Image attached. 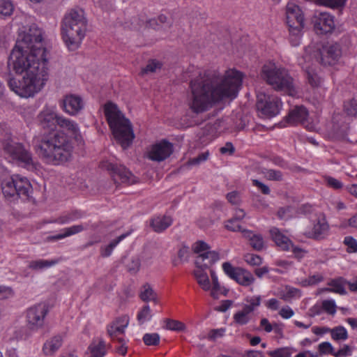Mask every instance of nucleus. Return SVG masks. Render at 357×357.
<instances>
[{"instance_id": "1", "label": "nucleus", "mask_w": 357, "mask_h": 357, "mask_svg": "<svg viewBox=\"0 0 357 357\" xmlns=\"http://www.w3.org/2000/svg\"><path fill=\"white\" fill-rule=\"evenodd\" d=\"M8 66L10 73L22 77L8 81L10 90L20 97H32L44 88L49 78L47 54L42 31L36 25L20 34Z\"/></svg>"}, {"instance_id": "2", "label": "nucleus", "mask_w": 357, "mask_h": 357, "mask_svg": "<svg viewBox=\"0 0 357 357\" xmlns=\"http://www.w3.org/2000/svg\"><path fill=\"white\" fill-rule=\"evenodd\" d=\"M243 74L229 68L222 72L214 71L190 83V108L195 113H202L213 105L225 99H234L240 91Z\"/></svg>"}, {"instance_id": "3", "label": "nucleus", "mask_w": 357, "mask_h": 357, "mask_svg": "<svg viewBox=\"0 0 357 357\" xmlns=\"http://www.w3.org/2000/svg\"><path fill=\"white\" fill-rule=\"evenodd\" d=\"M59 120L61 131L34 139L36 154L50 165H58L70 159L73 146L68 137L79 143L82 142L79 126L75 121L63 116Z\"/></svg>"}, {"instance_id": "4", "label": "nucleus", "mask_w": 357, "mask_h": 357, "mask_svg": "<svg viewBox=\"0 0 357 357\" xmlns=\"http://www.w3.org/2000/svg\"><path fill=\"white\" fill-rule=\"evenodd\" d=\"M103 110L114 137L123 149H127L135 138L130 121L125 117L117 105L112 102L105 104Z\"/></svg>"}, {"instance_id": "5", "label": "nucleus", "mask_w": 357, "mask_h": 357, "mask_svg": "<svg viewBox=\"0 0 357 357\" xmlns=\"http://www.w3.org/2000/svg\"><path fill=\"white\" fill-rule=\"evenodd\" d=\"M86 32V20L81 8L70 10L62 24L63 39L70 50H77L81 45Z\"/></svg>"}, {"instance_id": "6", "label": "nucleus", "mask_w": 357, "mask_h": 357, "mask_svg": "<svg viewBox=\"0 0 357 357\" xmlns=\"http://www.w3.org/2000/svg\"><path fill=\"white\" fill-rule=\"evenodd\" d=\"M261 76L275 90L283 91L289 96L296 94L292 78L285 69L278 68L275 63L269 61L265 63Z\"/></svg>"}, {"instance_id": "7", "label": "nucleus", "mask_w": 357, "mask_h": 357, "mask_svg": "<svg viewBox=\"0 0 357 357\" xmlns=\"http://www.w3.org/2000/svg\"><path fill=\"white\" fill-rule=\"evenodd\" d=\"M6 158L11 162L16 163L28 170L37 169L38 164L34 161L31 153L18 142L8 139L3 143Z\"/></svg>"}, {"instance_id": "8", "label": "nucleus", "mask_w": 357, "mask_h": 357, "mask_svg": "<svg viewBox=\"0 0 357 357\" xmlns=\"http://www.w3.org/2000/svg\"><path fill=\"white\" fill-rule=\"evenodd\" d=\"M342 56V49L337 43H327L323 45L320 52L314 47H308L305 49L303 59L320 61L324 65H334Z\"/></svg>"}, {"instance_id": "9", "label": "nucleus", "mask_w": 357, "mask_h": 357, "mask_svg": "<svg viewBox=\"0 0 357 357\" xmlns=\"http://www.w3.org/2000/svg\"><path fill=\"white\" fill-rule=\"evenodd\" d=\"M203 258L199 257L195 259V269L194 270V275L199 285L204 291L211 290V295L215 298H218L220 294L223 293V289L221 287L217 275L213 271H211V277L212 284H211L208 275L206 272V269L209 266H205L203 262Z\"/></svg>"}, {"instance_id": "10", "label": "nucleus", "mask_w": 357, "mask_h": 357, "mask_svg": "<svg viewBox=\"0 0 357 357\" xmlns=\"http://www.w3.org/2000/svg\"><path fill=\"white\" fill-rule=\"evenodd\" d=\"M1 188L5 197H27L31 192V185L26 177L15 174L4 179L1 184Z\"/></svg>"}, {"instance_id": "11", "label": "nucleus", "mask_w": 357, "mask_h": 357, "mask_svg": "<svg viewBox=\"0 0 357 357\" xmlns=\"http://www.w3.org/2000/svg\"><path fill=\"white\" fill-rule=\"evenodd\" d=\"M282 102L278 97L259 92L257 94V108L259 115L264 118H271L279 114Z\"/></svg>"}, {"instance_id": "12", "label": "nucleus", "mask_w": 357, "mask_h": 357, "mask_svg": "<svg viewBox=\"0 0 357 357\" xmlns=\"http://www.w3.org/2000/svg\"><path fill=\"white\" fill-rule=\"evenodd\" d=\"M173 151L172 143L167 140H161L148 146L144 157L153 162H160L167 159Z\"/></svg>"}, {"instance_id": "13", "label": "nucleus", "mask_w": 357, "mask_h": 357, "mask_svg": "<svg viewBox=\"0 0 357 357\" xmlns=\"http://www.w3.org/2000/svg\"><path fill=\"white\" fill-rule=\"evenodd\" d=\"M48 312V305L45 303H40L28 308L26 312V319L29 327L36 331L41 328Z\"/></svg>"}, {"instance_id": "14", "label": "nucleus", "mask_w": 357, "mask_h": 357, "mask_svg": "<svg viewBox=\"0 0 357 357\" xmlns=\"http://www.w3.org/2000/svg\"><path fill=\"white\" fill-rule=\"evenodd\" d=\"M311 21L314 31L319 35L331 33L335 28V17L328 12L316 11Z\"/></svg>"}, {"instance_id": "15", "label": "nucleus", "mask_w": 357, "mask_h": 357, "mask_svg": "<svg viewBox=\"0 0 357 357\" xmlns=\"http://www.w3.org/2000/svg\"><path fill=\"white\" fill-rule=\"evenodd\" d=\"M62 116L58 113L56 106L45 105L38 114L37 121L43 129L54 130L59 126Z\"/></svg>"}, {"instance_id": "16", "label": "nucleus", "mask_w": 357, "mask_h": 357, "mask_svg": "<svg viewBox=\"0 0 357 357\" xmlns=\"http://www.w3.org/2000/svg\"><path fill=\"white\" fill-rule=\"evenodd\" d=\"M222 269L228 277L242 286L248 287L255 280L250 272L240 267H234L229 262L223 263Z\"/></svg>"}, {"instance_id": "17", "label": "nucleus", "mask_w": 357, "mask_h": 357, "mask_svg": "<svg viewBox=\"0 0 357 357\" xmlns=\"http://www.w3.org/2000/svg\"><path fill=\"white\" fill-rule=\"evenodd\" d=\"M129 317L127 315H123L115 319L107 327L109 337L113 341H117L118 342H124V333L129 324Z\"/></svg>"}, {"instance_id": "18", "label": "nucleus", "mask_w": 357, "mask_h": 357, "mask_svg": "<svg viewBox=\"0 0 357 357\" xmlns=\"http://www.w3.org/2000/svg\"><path fill=\"white\" fill-rule=\"evenodd\" d=\"M329 229L326 217L323 213H319L312 220L311 225L307 229L305 235L309 238L321 239L325 237Z\"/></svg>"}, {"instance_id": "19", "label": "nucleus", "mask_w": 357, "mask_h": 357, "mask_svg": "<svg viewBox=\"0 0 357 357\" xmlns=\"http://www.w3.org/2000/svg\"><path fill=\"white\" fill-rule=\"evenodd\" d=\"M60 107L67 114L76 116L83 109L84 102L81 96L75 94H68L61 101Z\"/></svg>"}, {"instance_id": "20", "label": "nucleus", "mask_w": 357, "mask_h": 357, "mask_svg": "<svg viewBox=\"0 0 357 357\" xmlns=\"http://www.w3.org/2000/svg\"><path fill=\"white\" fill-rule=\"evenodd\" d=\"M192 250L197 255L196 259L199 257L203 258L202 264L205 266H210L219 259L218 254L209 250V246L205 242L199 241L192 245Z\"/></svg>"}, {"instance_id": "21", "label": "nucleus", "mask_w": 357, "mask_h": 357, "mask_svg": "<svg viewBox=\"0 0 357 357\" xmlns=\"http://www.w3.org/2000/svg\"><path fill=\"white\" fill-rule=\"evenodd\" d=\"M107 168L111 172L113 179L116 183L130 185L137 182V178L124 166L109 163Z\"/></svg>"}, {"instance_id": "22", "label": "nucleus", "mask_w": 357, "mask_h": 357, "mask_svg": "<svg viewBox=\"0 0 357 357\" xmlns=\"http://www.w3.org/2000/svg\"><path fill=\"white\" fill-rule=\"evenodd\" d=\"M286 17L288 26H304V17L300 7L293 1L287 3Z\"/></svg>"}, {"instance_id": "23", "label": "nucleus", "mask_w": 357, "mask_h": 357, "mask_svg": "<svg viewBox=\"0 0 357 357\" xmlns=\"http://www.w3.org/2000/svg\"><path fill=\"white\" fill-rule=\"evenodd\" d=\"M273 294L286 302H291L301 297V292L298 289L289 285L278 287Z\"/></svg>"}, {"instance_id": "24", "label": "nucleus", "mask_w": 357, "mask_h": 357, "mask_svg": "<svg viewBox=\"0 0 357 357\" xmlns=\"http://www.w3.org/2000/svg\"><path fill=\"white\" fill-rule=\"evenodd\" d=\"M269 234L277 246L283 250L289 251L292 247V242L281 230L277 227H272L269 230Z\"/></svg>"}, {"instance_id": "25", "label": "nucleus", "mask_w": 357, "mask_h": 357, "mask_svg": "<svg viewBox=\"0 0 357 357\" xmlns=\"http://www.w3.org/2000/svg\"><path fill=\"white\" fill-rule=\"evenodd\" d=\"M314 60H310L308 58H306L305 60L303 59V56L299 60V64L302 66V68L306 71L307 73V77L309 84L313 86H319L321 82V77L317 75V72L314 71L313 68H311L310 64L308 63L313 62Z\"/></svg>"}, {"instance_id": "26", "label": "nucleus", "mask_w": 357, "mask_h": 357, "mask_svg": "<svg viewBox=\"0 0 357 357\" xmlns=\"http://www.w3.org/2000/svg\"><path fill=\"white\" fill-rule=\"evenodd\" d=\"M243 236L249 241L250 246L255 250H261L265 247L263 236L248 229L242 231Z\"/></svg>"}, {"instance_id": "27", "label": "nucleus", "mask_w": 357, "mask_h": 357, "mask_svg": "<svg viewBox=\"0 0 357 357\" xmlns=\"http://www.w3.org/2000/svg\"><path fill=\"white\" fill-rule=\"evenodd\" d=\"M106 353V343L102 338L94 339L89 346V357H104Z\"/></svg>"}, {"instance_id": "28", "label": "nucleus", "mask_w": 357, "mask_h": 357, "mask_svg": "<svg viewBox=\"0 0 357 357\" xmlns=\"http://www.w3.org/2000/svg\"><path fill=\"white\" fill-rule=\"evenodd\" d=\"M308 112L303 106H297L289 114V121L291 123H301L305 124L307 120Z\"/></svg>"}, {"instance_id": "29", "label": "nucleus", "mask_w": 357, "mask_h": 357, "mask_svg": "<svg viewBox=\"0 0 357 357\" xmlns=\"http://www.w3.org/2000/svg\"><path fill=\"white\" fill-rule=\"evenodd\" d=\"M172 223L170 216L159 215L154 217L151 222V226L156 232H161L169 227Z\"/></svg>"}, {"instance_id": "30", "label": "nucleus", "mask_w": 357, "mask_h": 357, "mask_svg": "<svg viewBox=\"0 0 357 357\" xmlns=\"http://www.w3.org/2000/svg\"><path fill=\"white\" fill-rule=\"evenodd\" d=\"M63 338L56 335L47 340L43 346V351L46 355H52L61 346Z\"/></svg>"}, {"instance_id": "31", "label": "nucleus", "mask_w": 357, "mask_h": 357, "mask_svg": "<svg viewBox=\"0 0 357 357\" xmlns=\"http://www.w3.org/2000/svg\"><path fill=\"white\" fill-rule=\"evenodd\" d=\"M347 284V281L342 278H339L337 279H335L328 282V288L322 289L320 291H330L334 292L340 294H345L346 290L344 288L345 284Z\"/></svg>"}, {"instance_id": "32", "label": "nucleus", "mask_w": 357, "mask_h": 357, "mask_svg": "<svg viewBox=\"0 0 357 357\" xmlns=\"http://www.w3.org/2000/svg\"><path fill=\"white\" fill-rule=\"evenodd\" d=\"M86 227V225L80 224L66 227L61 230L60 234L55 235L53 238L59 240L79 234L84 231Z\"/></svg>"}, {"instance_id": "33", "label": "nucleus", "mask_w": 357, "mask_h": 357, "mask_svg": "<svg viewBox=\"0 0 357 357\" xmlns=\"http://www.w3.org/2000/svg\"><path fill=\"white\" fill-rule=\"evenodd\" d=\"M252 312L243 305L241 310L234 314L233 319L236 324L239 325L247 324L252 319Z\"/></svg>"}, {"instance_id": "34", "label": "nucleus", "mask_w": 357, "mask_h": 357, "mask_svg": "<svg viewBox=\"0 0 357 357\" xmlns=\"http://www.w3.org/2000/svg\"><path fill=\"white\" fill-rule=\"evenodd\" d=\"M244 302L243 305L252 313L261 305V296L260 295L247 296L244 298Z\"/></svg>"}, {"instance_id": "35", "label": "nucleus", "mask_w": 357, "mask_h": 357, "mask_svg": "<svg viewBox=\"0 0 357 357\" xmlns=\"http://www.w3.org/2000/svg\"><path fill=\"white\" fill-rule=\"evenodd\" d=\"M303 26H289V41L292 46H298L301 43L302 29Z\"/></svg>"}, {"instance_id": "36", "label": "nucleus", "mask_w": 357, "mask_h": 357, "mask_svg": "<svg viewBox=\"0 0 357 357\" xmlns=\"http://www.w3.org/2000/svg\"><path fill=\"white\" fill-rule=\"evenodd\" d=\"M130 233H126L119 236L116 240L112 241L108 245L101 247L100 255L103 257H107L111 255L114 248L126 237H127Z\"/></svg>"}, {"instance_id": "37", "label": "nucleus", "mask_w": 357, "mask_h": 357, "mask_svg": "<svg viewBox=\"0 0 357 357\" xmlns=\"http://www.w3.org/2000/svg\"><path fill=\"white\" fill-rule=\"evenodd\" d=\"M331 338L335 341H345L348 338L347 329L342 326L331 328L330 333Z\"/></svg>"}, {"instance_id": "38", "label": "nucleus", "mask_w": 357, "mask_h": 357, "mask_svg": "<svg viewBox=\"0 0 357 357\" xmlns=\"http://www.w3.org/2000/svg\"><path fill=\"white\" fill-rule=\"evenodd\" d=\"M56 264L55 260L38 259L31 261L29 264V268L33 270L38 271L50 268Z\"/></svg>"}, {"instance_id": "39", "label": "nucleus", "mask_w": 357, "mask_h": 357, "mask_svg": "<svg viewBox=\"0 0 357 357\" xmlns=\"http://www.w3.org/2000/svg\"><path fill=\"white\" fill-rule=\"evenodd\" d=\"M82 216V215L80 212L72 211L61 215L59 218H57L55 220V222H57L60 225H65L70 222L75 221L80 218Z\"/></svg>"}, {"instance_id": "40", "label": "nucleus", "mask_w": 357, "mask_h": 357, "mask_svg": "<svg viewBox=\"0 0 357 357\" xmlns=\"http://www.w3.org/2000/svg\"><path fill=\"white\" fill-rule=\"evenodd\" d=\"M13 10L14 6L10 0H0V18L10 16Z\"/></svg>"}, {"instance_id": "41", "label": "nucleus", "mask_w": 357, "mask_h": 357, "mask_svg": "<svg viewBox=\"0 0 357 357\" xmlns=\"http://www.w3.org/2000/svg\"><path fill=\"white\" fill-rule=\"evenodd\" d=\"M294 351L293 348L284 347L273 351H268L267 354L270 357H291Z\"/></svg>"}, {"instance_id": "42", "label": "nucleus", "mask_w": 357, "mask_h": 357, "mask_svg": "<svg viewBox=\"0 0 357 357\" xmlns=\"http://www.w3.org/2000/svg\"><path fill=\"white\" fill-rule=\"evenodd\" d=\"M153 317V314L149 305H146L138 312L137 320L140 324L149 321Z\"/></svg>"}, {"instance_id": "43", "label": "nucleus", "mask_w": 357, "mask_h": 357, "mask_svg": "<svg viewBox=\"0 0 357 357\" xmlns=\"http://www.w3.org/2000/svg\"><path fill=\"white\" fill-rule=\"evenodd\" d=\"M140 297L144 301H157L156 294L149 284L143 286Z\"/></svg>"}, {"instance_id": "44", "label": "nucleus", "mask_w": 357, "mask_h": 357, "mask_svg": "<svg viewBox=\"0 0 357 357\" xmlns=\"http://www.w3.org/2000/svg\"><path fill=\"white\" fill-rule=\"evenodd\" d=\"M318 4L332 8H340L344 6L347 0H314Z\"/></svg>"}, {"instance_id": "45", "label": "nucleus", "mask_w": 357, "mask_h": 357, "mask_svg": "<svg viewBox=\"0 0 357 357\" xmlns=\"http://www.w3.org/2000/svg\"><path fill=\"white\" fill-rule=\"evenodd\" d=\"M160 339V335L156 333H146L143 337V341L147 346H155L158 344Z\"/></svg>"}, {"instance_id": "46", "label": "nucleus", "mask_w": 357, "mask_h": 357, "mask_svg": "<svg viewBox=\"0 0 357 357\" xmlns=\"http://www.w3.org/2000/svg\"><path fill=\"white\" fill-rule=\"evenodd\" d=\"M165 328L168 330L183 331L185 329V326L181 321L167 319L165 321Z\"/></svg>"}, {"instance_id": "47", "label": "nucleus", "mask_w": 357, "mask_h": 357, "mask_svg": "<svg viewBox=\"0 0 357 357\" xmlns=\"http://www.w3.org/2000/svg\"><path fill=\"white\" fill-rule=\"evenodd\" d=\"M324 277L319 274L317 273L312 276H310L307 279H305L302 280L300 284L303 287H307L310 285H315L321 281H323Z\"/></svg>"}, {"instance_id": "48", "label": "nucleus", "mask_w": 357, "mask_h": 357, "mask_svg": "<svg viewBox=\"0 0 357 357\" xmlns=\"http://www.w3.org/2000/svg\"><path fill=\"white\" fill-rule=\"evenodd\" d=\"M344 244L346 245L348 252H357V241L352 236H346L344 239Z\"/></svg>"}, {"instance_id": "49", "label": "nucleus", "mask_w": 357, "mask_h": 357, "mask_svg": "<svg viewBox=\"0 0 357 357\" xmlns=\"http://www.w3.org/2000/svg\"><path fill=\"white\" fill-rule=\"evenodd\" d=\"M318 351L321 355H333L334 347L329 342H323L318 345Z\"/></svg>"}, {"instance_id": "50", "label": "nucleus", "mask_w": 357, "mask_h": 357, "mask_svg": "<svg viewBox=\"0 0 357 357\" xmlns=\"http://www.w3.org/2000/svg\"><path fill=\"white\" fill-rule=\"evenodd\" d=\"M162 64L155 60H152L148 63L146 67L142 70L143 74H149L157 72L161 68Z\"/></svg>"}, {"instance_id": "51", "label": "nucleus", "mask_w": 357, "mask_h": 357, "mask_svg": "<svg viewBox=\"0 0 357 357\" xmlns=\"http://www.w3.org/2000/svg\"><path fill=\"white\" fill-rule=\"evenodd\" d=\"M244 260L250 266H259L262 263L261 258L255 254L248 253L244 255Z\"/></svg>"}, {"instance_id": "52", "label": "nucleus", "mask_w": 357, "mask_h": 357, "mask_svg": "<svg viewBox=\"0 0 357 357\" xmlns=\"http://www.w3.org/2000/svg\"><path fill=\"white\" fill-rule=\"evenodd\" d=\"M321 308L330 314H335L336 312V305L334 300H324L321 303Z\"/></svg>"}, {"instance_id": "53", "label": "nucleus", "mask_w": 357, "mask_h": 357, "mask_svg": "<svg viewBox=\"0 0 357 357\" xmlns=\"http://www.w3.org/2000/svg\"><path fill=\"white\" fill-rule=\"evenodd\" d=\"M208 155L209 153L208 151L202 153L197 157L189 160L187 162V165L188 166L199 165L201 163L205 162L208 159Z\"/></svg>"}, {"instance_id": "54", "label": "nucleus", "mask_w": 357, "mask_h": 357, "mask_svg": "<svg viewBox=\"0 0 357 357\" xmlns=\"http://www.w3.org/2000/svg\"><path fill=\"white\" fill-rule=\"evenodd\" d=\"M226 197L227 201L232 205H239L242 202L241 195L237 191L229 192Z\"/></svg>"}, {"instance_id": "55", "label": "nucleus", "mask_w": 357, "mask_h": 357, "mask_svg": "<svg viewBox=\"0 0 357 357\" xmlns=\"http://www.w3.org/2000/svg\"><path fill=\"white\" fill-rule=\"evenodd\" d=\"M344 109L349 115H357V100L353 99L350 102L344 104Z\"/></svg>"}, {"instance_id": "56", "label": "nucleus", "mask_w": 357, "mask_h": 357, "mask_svg": "<svg viewBox=\"0 0 357 357\" xmlns=\"http://www.w3.org/2000/svg\"><path fill=\"white\" fill-rule=\"evenodd\" d=\"M238 220H234L233 218L229 220L225 223V227L231 231H241L243 230L241 229V227L239 225L238 222Z\"/></svg>"}, {"instance_id": "57", "label": "nucleus", "mask_w": 357, "mask_h": 357, "mask_svg": "<svg viewBox=\"0 0 357 357\" xmlns=\"http://www.w3.org/2000/svg\"><path fill=\"white\" fill-rule=\"evenodd\" d=\"M14 292L8 287L0 286V299H7L13 297Z\"/></svg>"}, {"instance_id": "58", "label": "nucleus", "mask_w": 357, "mask_h": 357, "mask_svg": "<svg viewBox=\"0 0 357 357\" xmlns=\"http://www.w3.org/2000/svg\"><path fill=\"white\" fill-rule=\"evenodd\" d=\"M325 181L329 187L334 189H340L343 186L342 183L339 180L331 176L326 177Z\"/></svg>"}, {"instance_id": "59", "label": "nucleus", "mask_w": 357, "mask_h": 357, "mask_svg": "<svg viewBox=\"0 0 357 357\" xmlns=\"http://www.w3.org/2000/svg\"><path fill=\"white\" fill-rule=\"evenodd\" d=\"M266 177L268 180L272 181H280L282 179V174L280 172L274 170V169H269L266 172L265 174Z\"/></svg>"}, {"instance_id": "60", "label": "nucleus", "mask_w": 357, "mask_h": 357, "mask_svg": "<svg viewBox=\"0 0 357 357\" xmlns=\"http://www.w3.org/2000/svg\"><path fill=\"white\" fill-rule=\"evenodd\" d=\"M279 314L283 319H287L294 316V312L289 306H285L280 310Z\"/></svg>"}, {"instance_id": "61", "label": "nucleus", "mask_w": 357, "mask_h": 357, "mask_svg": "<svg viewBox=\"0 0 357 357\" xmlns=\"http://www.w3.org/2000/svg\"><path fill=\"white\" fill-rule=\"evenodd\" d=\"M264 305L271 310H277L280 307V302L276 298H271L266 301Z\"/></svg>"}, {"instance_id": "62", "label": "nucleus", "mask_w": 357, "mask_h": 357, "mask_svg": "<svg viewBox=\"0 0 357 357\" xmlns=\"http://www.w3.org/2000/svg\"><path fill=\"white\" fill-rule=\"evenodd\" d=\"M331 328L326 326H314L312 328V332L319 336H322L330 333Z\"/></svg>"}, {"instance_id": "63", "label": "nucleus", "mask_w": 357, "mask_h": 357, "mask_svg": "<svg viewBox=\"0 0 357 357\" xmlns=\"http://www.w3.org/2000/svg\"><path fill=\"white\" fill-rule=\"evenodd\" d=\"M141 265L139 259L137 257L131 259L130 263L128 265V268L130 271L137 272L139 271Z\"/></svg>"}, {"instance_id": "64", "label": "nucleus", "mask_w": 357, "mask_h": 357, "mask_svg": "<svg viewBox=\"0 0 357 357\" xmlns=\"http://www.w3.org/2000/svg\"><path fill=\"white\" fill-rule=\"evenodd\" d=\"M225 333V329L224 328H218L213 329L210 331L208 333V337L212 340L217 339L218 337H221L224 335Z\"/></svg>"}]
</instances>
